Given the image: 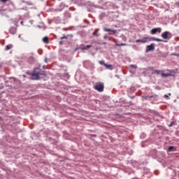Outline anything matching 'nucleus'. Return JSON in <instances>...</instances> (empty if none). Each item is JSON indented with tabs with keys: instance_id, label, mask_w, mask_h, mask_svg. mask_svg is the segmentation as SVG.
Listing matches in <instances>:
<instances>
[{
	"instance_id": "nucleus-1",
	"label": "nucleus",
	"mask_w": 179,
	"mask_h": 179,
	"mask_svg": "<svg viewBox=\"0 0 179 179\" xmlns=\"http://www.w3.org/2000/svg\"><path fill=\"white\" fill-rule=\"evenodd\" d=\"M44 76H45V72L40 68H36L31 74L32 80H38L40 78H43Z\"/></svg>"
},
{
	"instance_id": "nucleus-2",
	"label": "nucleus",
	"mask_w": 179,
	"mask_h": 179,
	"mask_svg": "<svg viewBox=\"0 0 179 179\" xmlns=\"http://www.w3.org/2000/svg\"><path fill=\"white\" fill-rule=\"evenodd\" d=\"M151 40H152L153 41H164L166 42V41H164L163 39H159V38H149V37H145L143 39H138L136 41V43H148V41H151Z\"/></svg>"
},
{
	"instance_id": "nucleus-3",
	"label": "nucleus",
	"mask_w": 179,
	"mask_h": 179,
	"mask_svg": "<svg viewBox=\"0 0 179 179\" xmlns=\"http://www.w3.org/2000/svg\"><path fill=\"white\" fill-rule=\"evenodd\" d=\"M94 89L98 92H104V83H96L94 87Z\"/></svg>"
},
{
	"instance_id": "nucleus-4",
	"label": "nucleus",
	"mask_w": 179,
	"mask_h": 179,
	"mask_svg": "<svg viewBox=\"0 0 179 179\" xmlns=\"http://www.w3.org/2000/svg\"><path fill=\"white\" fill-rule=\"evenodd\" d=\"M162 37L164 38V40H167L169 37H171V33L166 31L162 34Z\"/></svg>"
},
{
	"instance_id": "nucleus-5",
	"label": "nucleus",
	"mask_w": 179,
	"mask_h": 179,
	"mask_svg": "<svg viewBox=\"0 0 179 179\" xmlns=\"http://www.w3.org/2000/svg\"><path fill=\"white\" fill-rule=\"evenodd\" d=\"M151 34H157V33H162V28L157 27L150 30Z\"/></svg>"
},
{
	"instance_id": "nucleus-6",
	"label": "nucleus",
	"mask_w": 179,
	"mask_h": 179,
	"mask_svg": "<svg viewBox=\"0 0 179 179\" xmlns=\"http://www.w3.org/2000/svg\"><path fill=\"white\" fill-rule=\"evenodd\" d=\"M103 31H108V32L113 33V34H117V30L112 29L110 28H103Z\"/></svg>"
},
{
	"instance_id": "nucleus-7",
	"label": "nucleus",
	"mask_w": 179,
	"mask_h": 179,
	"mask_svg": "<svg viewBox=\"0 0 179 179\" xmlns=\"http://www.w3.org/2000/svg\"><path fill=\"white\" fill-rule=\"evenodd\" d=\"M42 41L43 43H44L45 44H49L50 43V38H48V36H44L42 38Z\"/></svg>"
},
{
	"instance_id": "nucleus-8",
	"label": "nucleus",
	"mask_w": 179,
	"mask_h": 179,
	"mask_svg": "<svg viewBox=\"0 0 179 179\" xmlns=\"http://www.w3.org/2000/svg\"><path fill=\"white\" fill-rule=\"evenodd\" d=\"M9 31L11 34H16V31H17L16 27H10Z\"/></svg>"
},
{
	"instance_id": "nucleus-9",
	"label": "nucleus",
	"mask_w": 179,
	"mask_h": 179,
	"mask_svg": "<svg viewBox=\"0 0 179 179\" xmlns=\"http://www.w3.org/2000/svg\"><path fill=\"white\" fill-rule=\"evenodd\" d=\"M153 50H155L154 45H148L147 46L146 52H148V51H153Z\"/></svg>"
},
{
	"instance_id": "nucleus-10",
	"label": "nucleus",
	"mask_w": 179,
	"mask_h": 179,
	"mask_svg": "<svg viewBox=\"0 0 179 179\" xmlns=\"http://www.w3.org/2000/svg\"><path fill=\"white\" fill-rule=\"evenodd\" d=\"M105 68H106V69H109L110 71H113V66L111 64H105Z\"/></svg>"
},
{
	"instance_id": "nucleus-11",
	"label": "nucleus",
	"mask_w": 179,
	"mask_h": 179,
	"mask_svg": "<svg viewBox=\"0 0 179 179\" xmlns=\"http://www.w3.org/2000/svg\"><path fill=\"white\" fill-rule=\"evenodd\" d=\"M161 76H162L163 78H168V76H171V74H170V73H161Z\"/></svg>"
},
{
	"instance_id": "nucleus-12",
	"label": "nucleus",
	"mask_w": 179,
	"mask_h": 179,
	"mask_svg": "<svg viewBox=\"0 0 179 179\" xmlns=\"http://www.w3.org/2000/svg\"><path fill=\"white\" fill-rule=\"evenodd\" d=\"M162 72H163V71L155 70L152 73H156L157 75H160V74H162Z\"/></svg>"
},
{
	"instance_id": "nucleus-13",
	"label": "nucleus",
	"mask_w": 179,
	"mask_h": 179,
	"mask_svg": "<svg viewBox=\"0 0 179 179\" xmlns=\"http://www.w3.org/2000/svg\"><path fill=\"white\" fill-rule=\"evenodd\" d=\"M68 37H69V35H64L62 37H61V40H64V38L67 40Z\"/></svg>"
},
{
	"instance_id": "nucleus-14",
	"label": "nucleus",
	"mask_w": 179,
	"mask_h": 179,
	"mask_svg": "<svg viewBox=\"0 0 179 179\" xmlns=\"http://www.w3.org/2000/svg\"><path fill=\"white\" fill-rule=\"evenodd\" d=\"M89 48H90V45H87L86 47H84L82 48L83 51L85 50H89Z\"/></svg>"
},
{
	"instance_id": "nucleus-15",
	"label": "nucleus",
	"mask_w": 179,
	"mask_h": 179,
	"mask_svg": "<svg viewBox=\"0 0 179 179\" xmlns=\"http://www.w3.org/2000/svg\"><path fill=\"white\" fill-rule=\"evenodd\" d=\"M10 48H12V46L11 45H7L6 47V51H8V50H10Z\"/></svg>"
},
{
	"instance_id": "nucleus-16",
	"label": "nucleus",
	"mask_w": 179,
	"mask_h": 179,
	"mask_svg": "<svg viewBox=\"0 0 179 179\" xmlns=\"http://www.w3.org/2000/svg\"><path fill=\"white\" fill-rule=\"evenodd\" d=\"M173 149H174V146H170V147H169L168 150L169 152H171L173 150Z\"/></svg>"
},
{
	"instance_id": "nucleus-17",
	"label": "nucleus",
	"mask_w": 179,
	"mask_h": 179,
	"mask_svg": "<svg viewBox=\"0 0 179 179\" xmlns=\"http://www.w3.org/2000/svg\"><path fill=\"white\" fill-rule=\"evenodd\" d=\"M149 99H153V96H145V100H149Z\"/></svg>"
},
{
	"instance_id": "nucleus-18",
	"label": "nucleus",
	"mask_w": 179,
	"mask_h": 179,
	"mask_svg": "<svg viewBox=\"0 0 179 179\" xmlns=\"http://www.w3.org/2000/svg\"><path fill=\"white\" fill-rule=\"evenodd\" d=\"M100 65H103L105 66L106 63H104V61H99Z\"/></svg>"
},
{
	"instance_id": "nucleus-19",
	"label": "nucleus",
	"mask_w": 179,
	"mask_h": 179,
	"mask_svg": "<svg viewBox=\"0 0 179 179\" xmlns=\"http://www.w3.org/2000/svg\"><path fill=\"white\" fill-rule=\"evenodd\" d=\"M148 69H150V71H153V72H155V68L153 67H148Z\"/></svg>"
},
{
	"instance_id": "nucleus-20",
	"label": "nucleus",
	"mask_w": 179,
	"mask_h": 179,
	"mask_svg": "<svg viewBox=\"0 0 179 179\" xmlns=\"http://www.w3.org/2000/svg\"><path fill=\"white\" fill-rule=\"evenodd\" d=\"M172 55H175L176 57H179V54L172 53Z\"/></svg>"
},
{
	"instance_id": "nucleus-21",
	"label": "nucleus",
	"mask_w": 179,
	"mask_h": 179,
	"mask_svg": "<svg viewBox=\"0 0 179 179\" xmlns=\"http://www.w3.org/2000/svg\"><path fill=\"white\" fill-rule=\"evenodd\" d=\"M116 45H127L125 43H122V44H116Z\"/></svg>"
},
{
	"instance_id": "nucleus-22",
	"label": "nucleus",
	"mask_w": 179,
	"mask_h": 179,
	"mask_svg": "<svg viewBox=\"0 0 179 179\" xmlns=\"http://www.w3.org/2000/svg\"><path fill=\"white\" fill-rule=\"evenodd\" d=\"M3 3L8 2V0H1Z\"/></svg>"
},
{
	"instance_id": "nucleus-23",
	"label": "nucleus",
	"mask_w": 179,
	"mask_h": 179,
	"mask_svg": "<svg viewBox=\"0 0 179 179\" xmlns=\"http://www.w3.org/2000/svg\"><path fill=\"white\" fill-rule=\"evenodd\" d=\"M173 124H174V122H171V124H169V127H171Z\"/></svg>"
},
{
	"instance_id": "nucleus-24",
	"label": "nucleus",
	"mask_w": 179,
	"mask_h": 179,
	"mask_svg": "<svg viewBox=\"0 0 179 179\" xmlns=\"http://www.w3.org/2000/svg\"><path fill=\"white\" fill-rule=\"evenodd\" d=\"M23 10H27V7L26 8H22Z\"/></svg>"
},
{
	"instance_id": "nucleus-25",
	"label": "nucleus",
	"mask_w": 179,
	"mask_h": 179,
	"mask_svg": "<svg viewBox=\"0 0 179 179\" xmlns=\"http://www.w3.org/2000/svg\"><path fill=\"white\" fill-rule=\"evenodd\" d=\"M131 68H136L134 65H131Z\"/></svg>"
},
{
	"instance_id": "nucleus-26",
	"label": "nucleus",
	"mask_w": 179,
	"mask_h": 179,
	"mask_svg": "<svg viewBox=\"0 0 179 179\" xmlns=\"http://www.w3.org/2000/svg\"><path fill=\"white\" fill-rule=\"evenodd\" d=\"M164 97H169V95L166 94L164 95Z\"/></svg>"
},
{
	"instance_id": "nucleus-27",
	"label": "nucleus",
	"mask_w": 179,
	"mask_h": 179,
	"mask_svg": "<svg viewBox=\"0 0 179 179\" xmlns=\"http://www.w3.org/2000/svg\"><path fill=\"white\" fill-rule=\"evenodd\" d=\"M104 38H107V35H105V36H104Z\"/></svg>"
},
{
	"instance_id": "nucleus-28",
	"label": "nucleus",
	"mask_w": 179,
	"mask_h": 179,
	"mask_svg": "<svg viewBox=\"0 0 179 179\" xmlns=\"http://www.w3.org/2000/svg\"><path fill=\"white\" fill-rule=\"evenodd\" d=\"M169 96H171V93H169Z\"/></svg>"
},
{
	"instance_id": "nucleus-29",
	"label": "nucleus",
	"mask_w": 179,
	"mask_h": 179,
	"mask_svg": "<svg viewBox=\"0 0 179 179\" xmlns=\"http://www.w3.org/2000/svg\"><path fill=\"white\" fill-rule=\"evenodd\" d=\"M21 24H23V22H21Z\"/></svg>"
},
{
	"instance_id": "nucleus-30",
	"label": "nucleus",
	"mask_w": 179,
	"mask_h": 179,
	"mask_svg": "<svg viewBox=\"0 0 179 179\" xmlns=\"http://www.w3.org/2000/svg\"><path fill=\"white\" fill-rule=\"evenodd\" d=\"M59 44H62V43L60 41V42H59Z\"/></svg>"
},
{
	"instance_id": "nucleus-31",
	"label": "nucleus",
	"mask_w": 179,
	"mask_h": 179,
	"mask_svg": "<svg viewBox=\"0 0 179 179\" xmlns=\"http://www.w3.org/2000/svg\"><path fill=\"white\" fill-rule=\"evenodd\" d=\"M150 45H153V44H150Z\"/></svg>"
}]
</instances>
